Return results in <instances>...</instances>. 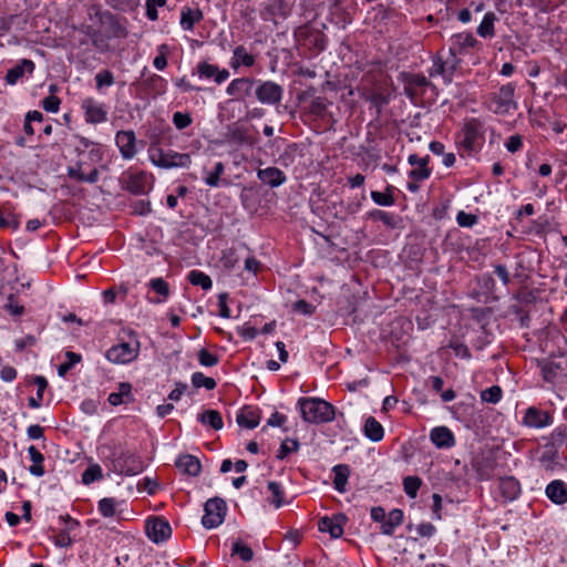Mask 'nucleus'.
Returning <instances> with one entry per match:
<instances>
[{
  "label": "nucleus",
  "mask_w": 567,
  "mask_h": 567,
  "mask_svg": "<svg viewBox=\"0 0 567 567\" xmlns=\"http://www.w3.org/2000/svg\"><path fill=\"white\" fill-rule=\"evenodd\" d=\"M115 343L109 348V362L128 364L138 358L141 342L138 334L131 328H120Z\"/></svg>",
  "instance_id": "obj_1"
},
{
  "label": "nucleus",
  "mask_w": 567,
  "mask_h": 567,
  "mask_svg": "<svg viewBox=\"0 0 567 567\" xmlns=\"http://www.w3.org/2000/svg\"><path fill=\"white\" fill-rule=\"evenodd\" d=\"M484 142V125L478 118L466 121L456 137L460 151L465 152L467 155L480 153Z\"/></svg>",
  "instance_id": "obj_2"
},
{
  "label": "nucleus",
  "mask_w": 567,
  "mask_h": 567,
  "mask_svg": "<svg viewBox=\"0 0 567 567\" xmlns=\"http://www.w3.org/2000/svg\"><path fill=\"white\" fill-rule=\"evenodd\" d=\"M301 417L307 423H327L334 419V406L319 398H300L298 400Z\"/></svg>",
  "instance_id": "obj_3"
},
{
  "label": "nucleus",
  "mask_w": 567,
  "mask_h": 567,
  "mask_svg": "<svg viewBox=\"0 0 567 567\" xmlns=\"http://www.w3.org/2000/svg\"><path fill=\"white\" fill-rule=\"evenodd\" d=\"M90 24H87V34L99 50H106V40L104 34V12L100 6L93 4L87 10Z\"/></svg>",
  "instance_id": "obj_4"
},
{
  "label": "nucleus",
  "mask_w": 567,
  "mask_h": 567,
  "mask_svg": "<svg viewBox=\"0 0 567 567\" xmlns=\"http://www.w3.org/2000/svg\"><path fill=\"white\" fill-rule=\"evenodd\" d=\"M461 64V59L453 54L449 50V55L443 59L440 54H436L432 59V66L429 70L431 78L442 76L444 83H452L453 76Z\"/></svg>",
  "instance_id": "obj_5"
},
{
  "label": "nucleus",
  "mask_w": 567,
  "mask_h": 567,
  "mask_svg": "<svg viewBox=\"0 0 567 567\" xmlns=\"http://www.w3.org/2000/svg\"><path fill=\"white\" fill-rule=\"evenodd\" d=\"M399 80L404 84V94L415 103L422 99L432 83L422 73L401 72Z\"/></svg>",
  "instance_id": "obj_6"
},
{
  "label": "nucleus",
  "mask_w": 567,
  "mask_h": 567,
  "mask_svg": "<svg viewBox=\"0 0 567 567\" xmlns=\"http://www.w3.org/2000/svg\"><path fill=\"white\" fill-rule=\"evenodd\" d=\"M150 161L157 167L169 169L174 167H188L192 163L190 155L187 153H178L173 150L164 152L161 150H153Z\"/></svg>",
  "instance_id": "obj_7"
},
{
  "label": "nucleus",
  "mask_w": 567,
  "mask_h": 567,
  "mask_svg": "<svg viewBox=\"0 0 567 567\" xmlns=\"http://www.w3.org/2000/svg\"><path fill=\"white\" fill-rule=\"evenodd\" d=\"M204 516L202 517V524L205 528H216L223 524L226 513V502L220 497L209 498L204 505Z\"/></svg>",
  "instance_id": "obj_8"
},
{
  "label": "nucleus",
  "mask_w": 567,
  "mask_h": 567,
  "mask_svg": "<svg viewBox=\"0 0 567 567\" xmlns=\"http://www.w3.org/2000/svg\"><path fill=\"white\" fill-rule=\"evenodd\" d=\"M515 85L512 83L502 85L499 90L491 95L489 109L495 114H507L516 109L514 101Z\"/></svg>",
  "instance_id": "obj_9"
},
{
  "label": "nucleus",
  "mask_w": 567,
  "mask_h": 567,
  "mask_svg": "<svg viewBox=\"0 0 567 567\" xmlns=\"http://www.w3.org/2000/svg\"><path fill=\"white\" fill-rule=\"evenodd\" d=\"M112 465L115 473L120 475H136L143 471V462L131 452L113 453Z\"/></svg>",
  "instance_id": "obj_10"
},
{
  "label": "nucleus",
  "mask_w": 567,
  "mask_h": 567,
  "mask_svg": "<svg viewBox=\"0 0 567 567\" xmlns=\"http://www.w3.org/2000/svg\"><path fill=\"white\" fill-rule=\"evenodd\" d=\"M255 96L261 104L276 105L282 100L284 89L274 81L257 80Z\"/></svg>",
  "instance_id": "obj_11"
},
{
  "label": "nucleus",
  "mask_w": 567,
  "mask_h": 567,
  "mask_svg": "<svg viewBox=\"0 0 567 567\" xmlns=\"http://www.w3.org/2000/svg\"><path fill=\"white\" fill-rule=\"evenodd\" d=\"M450 51L456 56L468 54L473 50H478L482 43L471 32L456 33L451 37Z\"/></svg>",
  "instance_id": "obj_12"
},
{
  "label": "nucleus",
  "mask_w": 567,
  "mask_h": 567,
  "mask_svg": "<svg viewBox=\"0 0 567 567\" xmlns=\"http://www.w3.org/2000/svg\"><path fill=\"white\" fill-rule=\"evenodd\" d=\"M257 80L255 78H236L227 85L226 93L235 101H245L252 95Z\"/></svg>",
  "instance_id": "obj_13"
},
{
  "label": "nucleus",
  "mask_w": 567,
  "mask_h": 567,
  "mask_svg": "<svg viewBox=\"0 0 567 567\" xmlns=\"http://www.w3.org/2000/svg\"><path fill=\"white\" fill-rule=\"evenodd\" d=\"M146 535L153 543L165 542L172 535L168 522L163 517H152L146 520Z\"/></svg>",
  "instance_id": "obj_14"
},
{
  "label": "nucleus",
  "mask_w": 567,
  "mask_h": 567,
  "mask_svg": "<svg viewBox=\"0 0 567 567\" xmlns=\"http://www.w3.org/2000/svg\"><path fill=\"white\" fill-rule=\"evenodd\" d=\"M543 379L548 383H556L563 377H566V365L561 361H555L550 358L537 360Z\"/></svg>",
  "instance_id": "obj_15"
},
{
  "label": "nucleus",
  "mask_w": 567,
  "mask_h": 567,
  "mask_svg": "<svg viewBox=\"0 0 567 567\" xmlns=\"http://www.w3.org/2000/svg\"><path fill=\"white\" fill-rule=\"evenodd\" d=\"M113 542H116V545L121 547V551L115 548V563L121 567H131V557L130 550L135 546V539L132 536L121 534L116 532V536L113 538Z\"/></svg>",
  "instance_id": "obj_16"
},
{
  "label": "nucleus",
  "mask_w": 567,
  "mask_h": 567,
  "mask_svg": "<svg viewBox=\"0 0 567 567\" xmlns=\"http://www.w3.org/2000/svg\"><path fill=\"white\" fill-rule=\"evenodd\" d=\"M429 439L440 450H449L456 444L454 433L445 425L433 427L429 433Z\"/></svg>",
  "instance_id": "obj_17"
},
{
  "label": "nucleus",
  "mask_w": 567,
  "mask_h": 567,
  "mask_svg": "<svg viewBox=\"0 0 567 567\" xmlns=\"http://www.w3.org/2000/svg\"><path fill=\"white\" fill-rule=\"evenodd\" d=\"M361 97L375 109L378 116L382 113L383 107L390 103V93L382 86L364 89Z\"/></svg>",
  "instance_id": "obj_18"
},
{
  "label": "nucleus",
  "mask_w": 567,
  "mask_h": 567,
  "mask_svg": "<svg viewBox=\"0 0 567 567\" xmlns=\"http://www.w3.org/2000/svg\"><path fill=\"white\" fill-rule=\"evenodd\" d=\"M347 522L344 514H336L331 517L323 516L318 522V528L322 533H329L332 538H339L343 535V525Z\"/></svg>",
  "instance_id": "obj_19"
},
{
  "label": "nucleus",
  "mask_w": 567,
  "mask_h": 567,
  "mask_svg": "<svg viewBox=\"0 0 567 567\" xmlns=\"http://www.w3.org/2000/svg\"><path fill=\"white\" fill-rule=\"evenodd\" d=\"M81 107L84 111V117L87 123L97 124L104 122L106 118L104 105L93 97L83 99Z\"/></svg>",
  "instance_id": "obj_20"
},
{
  "label": "nucleus",
  "mask_w": 567,
  "mask_h": 567,
  "mask_svg": "<svg viewBox=\"0 0 567 567\" xmlns=\"http://www.w3.org/2000/svg\"><path fill=\"white\" fill-rule=\"evenodd\" d=\"M553 423V415L547 412L539 410L535 406H529L525 411L523 424L528 427L543 429Z\"/></svg>",
  "instance_id": "obj_21"
},
{
  "label": "nucleus",
  "mask_w": 567,
  "mask_h": 567,
  "mask_svg": "<svg viewBox=\"0 0 567 567\" xmlns=\"http://www.w3.org/2000/svg\"><path fill=\"white\" fill-rule=\"evenodd\" d=\"M430 156L419 157L416 154H411L408 157V163L411 166H417L409 172V177L414 182H422L431 176V168H429Z\"/></svg>",
  "instance_id": "obj_22"
},
{
  "label": "nucleus",
  "mask_w": 567,
  "mask_h": 567,
  "mask_svg": "<svg viewBox=\"0 0 567 567\" xmlns=\"http://www.w3.org/2000/svg\"><path fill=\"white\" fill-rule=\"evenodd\" d=\"M257 177L262 184L271 188L279 187L287 181L286 174L278 167L274 166L259 168L257 171Z\"/></svg>",
  "instance_id": "obj_23"
},
{
  "label": "nucleus",
  "mask_w": 567,
  "mask_h": 567,
  "mask_svg": "<svg viewBox=\"0 0 567 567\" xmlns=\"http://www.w3.org/2000/svg\"><path fill=\"white\" fill-rule=\"evenodd\" d=\"M115 142L124 158H132L136 154V138L133 131L117 132Z\"/></svg>",
  "instance_id": "obj_24"
},
{
  "label": "nucleus",
  "mask_w": 567,
  "mask_h": 567,
  "mask_svg": "<svg viewBox=\"0 0 567 567\" xmlns=\"http://www.w3.org/2000/svg\"><path fill=\"white\" fill-rule=\"evenodd\" d=\"M228 142L237 146H252L256 144V140L249 134V130L241 125L229 126L226 133Z\"/></svg>",
  "instance_id": "obj_25"
},
{
  "label": "nucleus",
  "mask_w": 567,
  "mask_h": 567,
  "mask_svg": "<svg viewBox=\"0 0 567 567\" xmlns=\"http://www.w3.org/2000/svg\"><path fill=\"white\" fill-rule=\"evenodd\" d=\"M34 69L35 64L33 61L22 59L13 68L8 70L4 80L8 84L14 85L25 73L32 74Z\"/></svg>",
  "instance_id": "obj_26"
},
{
  "label": "nucleus",
  "mask_w": 567,
  "mask_h": 567,
  "mask_svg": "<svg viewBox=\"0 0 567 567\" xmlns=\"http://www.w3.org/2000/svg\"><path fill=\"white\" fill-rule=\"evenodd\" d=\"M289 13L288 4L285 0H270L261 11V18L265 21H275L276 18H287Z\"/></svg>",
  "instance_id": "obj_27"
},
{
  "label": "nucleus",
  "mask_w": 567,
  "mask_h": 567,
  "mask_svg": "<svg viewBox=\"0 0 567 567\" xmlns=\"http://www.w3.org/2000/svg\"><path fill=\"white\" fill-rule=\"evenodd\" d=\"M256 63V56L247 51L245 45H237L233 50V56L229 65L234 71H237L240 66L251 68Z\"/></svg>",
  "instance_id": "obj_28"
},
{
  "label": "nucleus",
  "mask_w": 567,
  "mask_h": 567,
  "mask_svg": "<svg viewBox=\"0 0 567 567\" xmlns=\"http://www.w3.org/2000/svg\"><path fill=\"white\" fill-rule=\"evenodd\" d=\"M498 489L505 502L515 501L520 494V484L513 476H506L499 480Z\"/></svg>",
  "instance_id": "obj_29"
},
{
  "label": "nucleus",
  "mask_w": 567,
  "mask_h": 567,
  "mask_svg": "<svg viewBox=\"0 0 567 567\" xmlns=\"http://www.w3.org/2000/svg\"><path fill=\"white\" fill-rule=\"evenodd\" d=\"M545 494L556 505L567 503V485L560 480L551 481L546 486Z\"/></svg>",
  "instance_id": "obj_30"
},
{
  "label": "nucleus",
  "mask_w": 567,
  "mask_h": 567,
  "mask_svg": "<svg viewBox=\"0 0 567 567\" xmlns=\"http://www.w3.org/2000/svg\"><path fill=\"white\" fill-rule=\"evenodd\" d=\"M175 466L189 476H197L200 473L202 465L199 460L196 456L190 454H185L179 456L175 461Z\"/></svg>",
  "instance_id": "obj_31"
},
{
  "label": "nucleus",
  "mask_w": 567,
  "mask_h": 567,
  "mask_svg": "<svg viewBox=\"0 0 567 567\" xmlns=\"http://www.w3.org/2000/svg\"><path fill=\"white\" fill-rule=\"evenodd\" d=\"M404 513L400 508H393L388 514V517L381 523V533L383 535L392 536L398 526L403 523Z\"/></svg>",
  "instance_id": "obj_32"
},
{
  "label": "nucleus",
  "mask_w": 567,
  "mask_h": 567,
  "mask_svg": "<svg viewBox=\"0 0 567 567\" xmlns=\"http://www.w3.org/2000/svg\"><path fill=\"white\" fill-rule=\"evenodd\" d=\"M539 464L546 472L550 473L564 467L560 463L558 451L553 447L543 452L539 457Z\"/></svg>",
  "instance_id": "obj_33"
},
{
  "label": "nucleus",
  "mask_w": 567,
  "mask_h": 567,
  "mask_svg": "<svg viewBox=\"0 0 567 567\" xmlns=\"http://www.w3.org/2000/svg\"><path fill=\"white\" fill-rule=\"evenodd\" d=\"M204 19V13L200 9H190L184 7L181 11V27L185 31H192L194 25Z\"/></svg>",
  "instance_id": "obj_34"
},
{
  "label": "nucleus",
  "mask_w": 567,
  "mask_h": 567,
  "mask_svg": "<svg viewBox=\"0 0 567 567\" xmlns=\"http://www.w3.org/2000/svg\"><path fill=\"white\" fill-rule=\"evenodd\" d=\"M132 401H134V398L130 382H121L118 384V391L109 394V403L112 405L125 404Z\"/></svg>",
  "instance_id": "obj_35"
},
{
  "label": "nucleus",
  "mask_w": 567,
  "mask_h": 567,
  "mask_svg": "<svg viewBox=\"0 0 567 567\" xmlns=\"http://www.w3.org/2000/svg\"><path fill=\"white\" fill-rule=\"evenodd\" d=\"M169 131H171V127L167 125L166 126H164V125L154 126V127H150L147 130L146 137L148 140V157L152 156L153 150L162 148L161 144L163 141V135H164V133L169 132Z\"/></svg>",
  "instance_id": "obj_36"
},
{
  "label": "nucleus",
  "mask_w": 567,
  "mask_h": 567,
  "mask_svg": "<svg viewBox=\"0 0 567 567\" xmlns=\"http://www.w3.org/2000/svg\"><path fill=\"white\" fill-rule=\"evenodd\" d=\"M127 35V20L120 16L109 13V38H125Z\"/></svg>",
  "instance_id": "obj_37"
},
{
  "label": "nucleus",
  "mask_w": 567,
  "mask_h": 567,
  "mask_svg": "<svg viewBox=\"0 0 567 567\" xmlns=\"http://www.w3.org/2000/svg\"><path fill=\"white\" fill-rule=\"evenodd\" d=\"M364 435L372 442H379L384 436V430L381 423L373 416L367 417L363 426Z\"/></svg>",
  "instance_id": "obj_38"
},
{
  "label": "nucleus",
  "mask_w": 567,
  "mask_h": 567,
  "mask_svg": "<svg viewBox=\"0 0 567 567\" xmlns=\"http://www.w3.org/2000/svg\"><path fill=\"white\" fill-rule=\"evenodd\" d=\"M28 453L30 460L32 461V465L29 467V472L37 477L43 476L45 473L43 467V454L34 445L28 447Z\"/></svg>",
  "instance_id": "obj_39"
},
{
  "label": "nucleus",
  "mask_w": 567,
  "mask_h": 567,
  "mask_svg": "<svg viewBox=\"0 0 567 567\" xmlns=\"http://www.w3.org/2000/svg\"><path fill=\"white\" fill-rule=\"evenodd\" d=\"M332 472L334 474L333 485L334 488L340 492H346V485L350 475V468L347 464H338L333 466Z\"/></svg>",
  "instance_id": "obj_40"
},
{
  "label": "nucleus",
  "mask_w": 567,
  "mask_h": 567,
  "mask_svg": "<svg viewBox=\"0 0 567 567\" xmlns=\"http://www.w3.org/2000/svg\"><path fill=\"white\" fill-rule=\"evenodd\" d=\"M496 14L492 11L486 12L480 25L477 27V34L484 39H491L495 34L494 22L496 21Z\"/></svg>",
  "instance_id": "obj_41"
},
{
  "label": "nucleus",
  "mask_w": 567,
  "mask_h": 567,
  "mask_svg": "<svg viewBox=\"0 0 567 567\" xmlns=\"http://www.w3.org/2000/svg\"><path fill=\"white\" fill-rule=\"evenodd\" d=\"M126 189L134 195L146 194V175L144 173L130 175L126 182Z\"/></svg>",
  "instance_id": "obj_42"
},
{
  "label": "nucleus",
  "mask_w": 567,
  "mask_h": 567,
  "mask_svg": "<svg viewBox=\"0 0 567 567\" xmlns=\"http://www.w3.org/2000/svg\"><path fill=\"white\" fill-rule=\"evenodd\" d=\"M236 420L239 426L246 429H255L259 424V416L248 406H245L244 410L237 414Z\"/></svg>",
  "instance_id": "obj_43"
},
{
  "label": "nucleus",
  "mask_w": 567,
  "mask_h": 567,
  "mask_svg": "<svg viewBox=\"0 0 567 567\" xmlns=\"http://www.w3.org/2000/svg\"><path fill=\"white\" fill-rule=\"evenodd\" d=\"M393 189L394 187L391 185H388L385 188V192H378L372 190L370 196L371 199L380 206H392L395 203L394 196H393Z\"/></svg>",
  "instance_id": "obj_44"
},
{
  "label": "nucleus",
  "mask_w": 567,
  "mask_h": 567,
  "mask_svg": "<svg viewBox=\"0 0 567 567\" xmlns=\"http://www.w3.org/2000/svg\"><path fill=\"white\" fill-rule=\"evenodd\" d=\"M198 421L212 426L214 430H220L224 425L221 415L216 410H207L198 415Z\"/></svg>",
  "instance_id": "obj_45"
},
{
  "label": "nucleus",
  "mask_w": 567,
  "mask_h": 567,
  "mask_svg": "<svg viewBox=\"0 0 567 567\" xmlns=\"http://www.w3.org/2000/svg\"><path fill=\"white\" fill-rule=\"evenodd\" d=\"M187 278L193 286H199L204 290H209L213 286L210 277L200 270L189 271Z\"/></svg>",
  "instance_id": "obj_46"
},
{
  "label": "nucleus",
  "mask_w": 567,
  "mask_h": 567,
  "mask_svg": "<svg viewBox=\"0 0 567 567\" xmlns=\"http://www.w3.org/2000/svg\"><path fill=\"white\" fill-rule=\"evenodd\" d=\"M131 512L127 509V504L122 501L117 502L114 498L109 497V518L116 516L118 519H127V515Z\"/></svg>",
  "instance_id": "obj_47"
},
{
  "label": "nucleus",
  "mask_w": 567,
  "mask_h": 567,
  "mask_svg": "<svg viewBox=\"0 0 567 567\" xmlns=\"http://www.w3.org/2000/svg\"><path fill=\"white\" fill-rule=\"evenodd\" d=\"M231 555H237L243 561L248 563L252 559L254 551L241 539H236L231 544Z\"/></svg>",
  "instance_id": "obj_48"
},
{
  "label": "nucleus",
  "mask_w": 567,
  "mask_h": 567,
  "mask_svg": "<svg viewBox=\"0 0 567 567\" xmlns=\"http://www.w3.org/2000/svg\"><path fill=\"white\" fill-rule=\"evenodd\" d=\"M101 480H103V472L99 464H90L82 473V483L85 485Z\"/></svg>",
  "instance_id": "obj_49"
},
{
  "label": "nucleus",
  "mask_w": 567,
  "mask_h": 567,
  "mask_svg": "<svg viewBox=\"0 0 567 567\" xmlns=\"http://www.w3.org/2000/svg\"><path fill=\"white\" fill-rule=\"evenodd\" d=\"M368 218L373 221H382L385 226L394 228L396 226L395 217L381 209H372L368 213Z\"/></svg>",
  "instance_id": "obj_50"
},
{
  "label": "nucleus",
  "mask_w": 567,
  "mask_h": 567,
  "mask_svg": "<svg viewBox=\"0 0 567 567\" xmlns=\"http://www.w3.org/2000/svg\"><path fill=\"white\" fill-rule=\"evenodd\" d=\"M49 91L51 94L42 100L41 105L44 109V111L56 113L61 104V100L54 95L56 86L54 84L50 85Z\"/></svg>",
  "instance_id": "obj_51"
},
{
  "label": "nucleus",
  "mask_w": 567,
  "mask_h": 567,
  "mask_svg": "<svg viewBox=\"0 0 567 567\" xmlns=\"http://www.w3.org/2000/svg\"><path fill=\"white\" fill-rule=\"evenodd\" d=\"M422 485L419 476H406L403 478V489L410 498H415Z\"/></svg>",
  "instance_id": "obj_52"
},
{
  "label": "nucleus",
  "mask_w": 567,
  "mask_h": 567,
  "mask_svg": "<svg viewBox=\"0 0 567 567\" xmlns=\"http://www.w3.org/2000/svg\"><path fill=\"white\" fill-rule=\"evenodd\" d=\"M299 446H300V443L298 440L296 439H286L285 441H282V443L280 444V447L277 452V455L276 457L280 461L285 460L288 454L292 453V452H297L299 450Z\"/></svg>",
  "instance_id": "obj_53"
},
{
  "label": "nucleus",
  "mask_w": 567,
  "mask_h": 567,
  "mask_svg": "<svg viewBox=\"0 0 567 567\" xmlns=\"http://www.w3.org/2000/svg\"><path fill=\"white\" fill-rule=\"evenodd\" d=\"M192 383L195 388H205L207 390H214L217 385L213 378L206 377L202 372H194L192 374Z\"/></svg>",
  "instance_id": "obj_54"
},
{
  "label": "nucleus",
  "mask_w": 567,
  "mask_h": 567,
  "mask_svg": "<svg viewBox=\"0 0 567 567\" xmlns=\"http://www.w3.org/2000/svg\"><path fill=\"white\" fill-rule=\"evenodd\" d=\"M503 391L499 385H492L481 392V399L484 402L496 404L502 399Z\"/></svg>",
  "instance_id": "obj_55"
},
{
  "label": "nucleus",
  "mask_w": 567,
  "mask_h": 567,
  "mask_svg": "<svg viewBox=\"0 0 567 567\" xmlns=\"http://www.w3.org/2000/svg\"><path fill=\"white\" fill-rule=\"evenodd\" d=\"M65 357L68 361L61 363L58 368V373L60 377H64L76 363L81 361V354L72 351H68Z\"/></svg>",
  "instance_id": "obj_56"
},
{
  "label": "nucleus",
  "mask_w": 567,
  "mask_h": 567,
  "mask_svg": "<svg viewBox=\"0 0 567 567\" xmlns=\"http://www.w3.org/2000/svg\"><path fill=\"white\" fill-rule=\"evenodd\" d=\"M225 172V166L221 162H217L214 166V171L205 177L206 185L210 187H217L220 183V176Z\"/></svg>",
  "instance_id": "obj_57"
},
{
  "label": "nucleus",
  "mask_w": 567,
  "mask_h": 567,
  "mask_svg": "<svg viewBox=\"0 0 567 567\" xmlns=\"http://www.w3.org/2000/svg\"><path fill=\"white\" fill-rule=\"evenodd\" d=\"M268 489L272 495L269 501L276 508H279L284 504V492L281 485L278 482L271 481L268 483Z\"/></svg>",
  "instance_id": "obj_58"
},
{
  "label": "nucleus",
  "mask_w": 567,
  "mask_h": 567,
  "mask_svg": "<svg viewBox=\"0 0 567 567\" xmlns=\"http://www.w3.org/2000/svg\"><path fill=\"white\" fill-rule=\"evenodd\" d=\"M109 4L122 12H133L140 6V0H109Z\"/></svg>",
  "instance_id": "obj_59"
},
{
  "label": "nucleus",
  "mask_w": 567,
  "mask_h": 567,
  "mask_svg": "<svg viewBox=\"0 0 567 567\" xmlns=\"http://www.w3.org/2000/svg\"><path fill=\"white\" fill-rule=\"evenodd\" d=\"M131 213L137 216H145L152 212L151 202L147 199H136L130 204Z\"/></svg>",
  "instance_id": "obj_60"
},
{
  "label": "nucleus",
  "mask_w": 567,
  "mask_h": 567,
  "mask_svg": "<svg viewBox=\"0 0 567 567\" xmlns=\"http://www.w3.org/2000/svg\"><path fill=\"white\" fill-rule=\"evenodd\" d=\"M327 106V99L322 96H317L310 102L309 112L317 117H321L323 116Z\"/></svg>",
  "instance_id": "obj_61"
},
{
  "label": "nucleus",
  "mask_w": 567,
  "mask_h": 567,
  "mask_svg": "<svg viewBox=\"0 0 567 567\" xmlns=\"http://www.w3.org/2000/svg\"><path fill=\"white\" fill-rule=\"evenodd\" d=\"M172 121L177 130H184L193 123L192 115L188 112H175Z\"/></svg>",
  "instance_id": "obj_62"
},
{
  "label": "nucleus",
  "mask_w": 567,
  "mask_h": 567,
  "mask_svg": "<svg viewBox=\"0 0 567 567\" xmlns=\"http://www.w3.org/2000/svg\"><path fill=\"white\" fill-rule=\"evenodd\" d=\"M567 439V425L556 427L550 434V447L556 449L563 445Z\"/></svg>",
  "instance_id": "obj_63"
},
{
  "label": "nucleus",
  "mask_w": 567,
  "mask_h": 567,
  "mask_svg": "<svg viewBox=\"0 0 567 567\" xmlns=\"http://www.w3.org/2000/svg\"><path fill=\"white\" fill-rule=\"evenodd\" d=\"M197 358L199 361V364L203 367H214L218 364L219 358L218 355L210 353L206 349H200L197 353Z\"/></svg>",
  "instance_id": "obj_64"
}]
</instances>
